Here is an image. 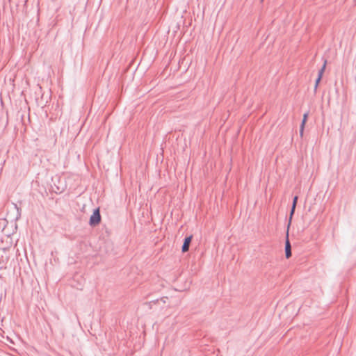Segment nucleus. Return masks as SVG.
I'll use <instances>...</instances> for the list:
<instances>
[{
	"label": "nucleus",
	"instance_id": "423d86ee",
	"mask_svg": "<svg viewBox=\"0 0 356 356\" xmlns=\"http://www.w3.org/2000/svg\"><path fill=\"white\" fill-rule=\"evenodd\" d=\"M297 201H298V197L295 196L294 198H293V205H292V209H291V214L294 211V209H295L296 204H297Z\"/></svg>",
	"mask_w": 356,
	"mask_h": 356
},
{
	"label": "nucleus",
	"instance_id": "20e7f679",
	"mask_svg": "<svg viewBox=\"0 0 356 356\" xmlns=\"http://www.w3.org/2000/svg\"><path fill=\"white\" fill-rule=\"evenodd\" d=\"M101 220V216L99 213V209H97L94 211L92 215L90 216V222H99Z\"/></svg>",
	"mask_w": 356,
	"mask_h": 356
},
{
	"label": "nucleus",
	"instance_id": "7ed1b4c3",
	"mask_svg": "<svg viewBox=\"0 0 356 356\" xmlns=\"http://www.w3.org/2000/svg\"><path fill=\"white\" fill-rule=\"evenodd\" d=\"M192 238H193V236L192 235L186 236L184 238V243H183L182 247H181V251L183 252H187L188 250Z\"/></svg>",
	"mask_w": 356,
	"mask_h": 356
},
{
	"label": "nucleus",
	"instance_id": "f257e3e1",
	"mask_svg": "<svg viewBox=\"0 0 356 356\" xmlns=\"http://www.w3.org/2000/svg\"><path fill=\"white\" fill-rule=\"evenodd\" d=\"M17 229V224H5L2 232L8 237L11 236Z\"/></svg>",
	"mask_w": 356,
	"mask_h": 356
},
{
	"label": "nucleus",
	"instance_id": "39448f33",
	"mask_svg": "<svg viewBox=\"0 0 356 356\" xmlns=\"http://www.w3.org/2000/svg\"><path fill=\"white\" fill-rule=\"evenodd\" d=\"M307 118H308V113H305L303 115V119H302V123H301V126H300V135L301 137L303 136L305 126V124L307 122Z\"/></svg>",
	"mask_w": 356,
	"mask_h": 356
},
{
	"label": "nucleus",
	"instance_id": "0eeeda50",
	"mask_svg": "<svg viewBox=\"0 0 356 356\" xmlns=\"http://www.w3.org/2000/svg\"><path fill=\"white\" fill-rule=\"evenodd\" d=\"M326 63H327V61L325 60L324 64H323L322 68L319 71V74H321L322 76H323V72L325 71V67H326Z\"/></svg>",
	"mask_w": 356,
	"mask_h": 356
},
{
	"label": "nucleus",
	"instance_id": "f03ea898",
	"mask_svg": "<svg viewBox=\"0 0 356 356\" xmlns=\"http://www.w3.org/2000/svg\"><path fill=\"white\" fill-rule=\"evenodd\" d=\"M292 224H287V229H286V239L285 243V255L286 257L288 259L291 256V247L290 242L289 241V231Z\"/></svg>",
	"mask_w": 356,
	"mask_h": 356
},
{
	"label": "nucleus",
	"instance_id": "1a4fd4ad",
	"mask_svg": "<svg viewBox=\"0 0 356 356\" xmlns=\"http://www.w3.org/2000/svg\"><path fill=\"white\" fill-rule=\"evenodd\" d=\"M90 225H95L96 224L90 223Z\"/></svg>",
	"mask_w": 356,
	"mask_h": 356
},
{
	"label": "nucleus",
	"instance_id": "6e6552de",
	"mask_svg": "<svg viewBox=\"0 0 356 356\" xmlns=\"http://www.w3.org/2000/svg\"><path fill=\"white\" fill-rule=\"evenodd\" d=\"M322 76H323L321 74H318V78H317V79L316 81V84H315V87L316 88L318 86L319 82L321 81Z\"/></svg>",
	"mask_w": 356,
	"mask_h": 356
}]
</instances>
